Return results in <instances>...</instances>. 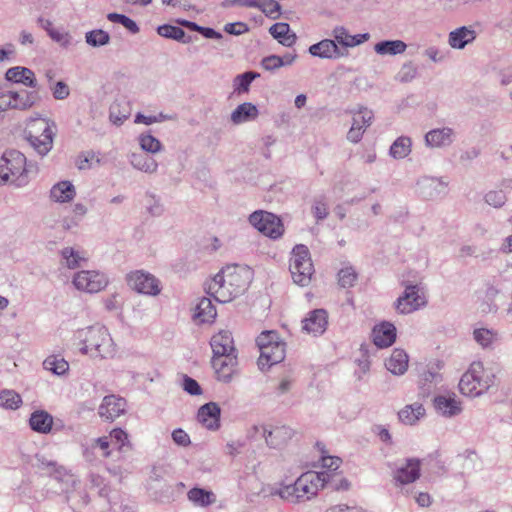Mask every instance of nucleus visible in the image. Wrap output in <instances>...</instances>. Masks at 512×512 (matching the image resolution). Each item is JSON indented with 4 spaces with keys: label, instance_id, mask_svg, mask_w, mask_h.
Wrapping results in <instances>:
<instances>
[{
    "label": "nucleus",
    "instance_id": "f257e3e1",
    "mask_svg": "<svg viewBox=\"0 0 512 512\" xmlns=\"http://www.w3.org/2000/svg\"><path fill=\"white\" fill-rule=\"evenodd\" d=\"M251 272L240 266H227L206 283L205 290L220 303H227L248 288Z\"/></svg>",
    "mask_w": 512,
    "mask_h": 512
},
{
    "label": "nucleus",
    "instance_id": "f03ea898",
    "mask_svg": "<svg viewBox=\"0 0 512 512\" xmlns=\"http://www.w3.org/2000/svg\"><path fill=\"white\" fill-rule=\"evenodd\" d=\"M74 338L82 354L91 358H111L115 353L113 339L107 328L92 325L75 332Z\"/></svg>",
    "mask_w": 512,
    "mask_h": 512
},
{
    "label": "nucleus",
    "instance_id": "7ed1b4c3",
    "mask_svg": "<svg viewBox=\"0 0 512 512\" xmlns=\"http://www.w3.org/2000/svg\"><path fill=\"white\" fill-rule=\"evenodd\" d=\"M329 483L327 472L307 471L293 484L281 486L276 494L291 503L305 502L315 497L320 488Z\"/></svg>",
    "mask_w": 512,
    "mask_h": 512
},
{
    "label": "nucleus",
    "instance_id": "20e7f679",
    "mask_svg": "<svg viewBox=\"0 0 512 512\" xmlns=\"http://www.w3.org/2000/svg\"><path fill=\"white\" fill-rule=\"evenodd\" d=\"M26 157L17 150H7L0 158V185L10 183L15 187L28 184Z\"/></svg>",
    "mask_w": 512,
    "mask_h": 512
},
{
    "label": "nucleus",
    "instance_id": "39448f33",
    "mask_svg": "<svg viewBox=\"0 0 512 512\" xmlns=\"http://www.w3.org/2000/svg\"><path fill=\"white\" fill-rule=\"evenodd\" d=\"M495 383V375L486 369L482 362L471 363L459 382L460 392L469 397H478L489 390Z\"/></svg>",
    "mask_w": 512,
    "mask_h": 512
},
{
    "label": "nucleus",
    "instance_id": "423d86ee",
    "mask_svg": "<svg viewBox=\"0 0 512 512\" xmlns=\"http://www.w3.org/2000/svg\"><path fill=\"white\" fill-rule=\"evenodd\" d=\"M56 125L46 118L31 119L25 130V136L31 147L40 156H46L53 147Z\"/></svg>",
    "mask_w": 512,
    "mask_h": 512
},
{
    "label": "nucleus",
    "instance_id": "0eeeda50",
    "mask_svg": "<svg viewBox=\"0 0 512 512\" xmlns=\"http://www.w3.org/2000/svg\"><path fill=\"white\" fill-rule=\"evenodd\" d=\"M289 270L294 283L302 287L309 285L314 266L306 245L298 244L292 249Z\"/></svg>",
    "mask_w": 512,
    "mask_h": 512
},
{
    "label": "nucleus",
    "instance_id": "6e6552de",
    "mask_svg": "<svg viewBox=\"0 0 512 512\" xmlns=\"http://www.w3.org/2000/svg\"><path fill=\"white\" fill-rule=\"evenodd\" d=\"M427 305V298L423 288L419 285L408 284L403 293L394 302L397 313L407 315Z\"/></svg>",
    "mask_w": 512,
    "mask_h": 512
},
{
    "label": "nucleus",
    "instance_id": "1a4fd4ad",
    "mask_svg": "<svg viewBox=\"0 0 512 512\" xmlns=\"http://www.w3.org/2000/svg\"><path fill=\"white\" fill-rule=\"evenodd\" d=\"M72 283L77 290L93 294L104 290L109 284V279L103 272L82 270L74 274Z\"/></svg>",
    "mask_w": 512,
    "mask_h": 512
},
{
    "label": "nucleus",
    "instance_id": "9d476101",
    "mask_svg": "<svg viewBox=\"0 0 512 512\" xmlns=\"http://www.w3.org/2000/svg\"><path fill=\"white\" fill-rule=\"evenodd\" d=\"M249 223L259 232L272 239L279 238L284 232L280 218L267 211H254L249 216Z\"/></svg>",
    "mask_w": 512,
    "mask_h": 512
},
{
    "label": "nucleus",
    "instance_id": "9b49d317",
    "mask_svg": "<svg viewBox=\"0 0 512 512\" xmlns=\"http://www.w3.org/2000/svg\"><path fill=\"white\" fill-rule=\"evenodd\" d=\"M126 280L129 287L138 293L156 296L161 292L159 280L154 275L142 270L129 273Z\"/></svg>",
    "mask_w": 512,
    "mask_h": 512
},
{
    "label": "nucleus",
    "instance_id": "f8f14e48",
    "mask_svg": "<svg viewBox=\"0 0 512 512\" xmlns=\"http://www.w3.org/2000/svg\"><path fill=\"white\" fill-rule=\"evenodd\" d=\"M38 100L39 95L36 91H8L0 96V109L5 110L6 108H13L26 110L32 107Z\"/></svg>",
    "mask_w": 512,
    "mask_h": 512
},
{
    "label": "nucleus",
    "instance_id": "ddd939ff",
    "mask_svg": "<svg viewBox=\"0 0 512 512\" xmlns=\"http://www.w3.org/2000/svg\"><path fill=\"white\" fill-rule=\"evenodd\" d=\"M352 125L347 133V140L351 143H358L373 120V112L366 107H360L358 111H351Z\"/></svg>",
    "mask_w": 512,
    "mask_h": 512
},
{
    "label": "nucleus",
    "instance_id": "4468645a",
    "mask_svg": "<svg viewBox=\"0 0 512 512\" xmlns=\"http://www.w3.org/2000/svg\"><path fill=\"white\" fill-rule=\"evenodd\" d=\"M127 402L124 398L116 395H107L103 398L98 408L99 416L108 422H112L125 414Z\"/></svg>",
    "mask_w": 512,
    "mask_h": 512
},
{
    "label": "nucleus",
    "instance_id": "2eb2a0df",
    "mask_svg": "<svg viewBox=\"0 0 512 512\" xmlns=\"http://www.w3.org/2000/svg\"><path fill=\"white\" fill-rule=\"evenodd\" d=\"M237 365V354L212 357V367L215 370L217 379L224 383H229L232 380L233 375L236 373Z\"/></svg>",
    "mask_w": 512,
    "mask_h": 512
},
{
    "label": "nucleus",
    "instance_id": "dca6fc26",
    "mask_svg": "<svg viewBox=\"0 0 512 512\" xmlns=\"http://www.w3.org/2000/svg\"><path fill=\"white\" fill-rule=\"evenodd\" d=\"M328 325V314L324 309L310 311L302 320V330L313 336L322 335Z\"/></svg>",
    "mask_w": 512,
    "mask_h": 512
},
{
    "label": "nucleus",
    "instance_id": "f3484780",
    "mask_svg": "<svg viewBox=\"0 0 512 512\" xmlns=\"http://www.w3.org/2000/svg\"><path fill=\"white\" fill-rule=\"evenodd\" d=\"M418 192L428 199H434L446 194L447 183L441 179L430 176H423L418 179L417 183Z\"/></svg>",
    "mask_w": 512,
    "mask_h": 512
},
{
    "label": "nucleus",
    "instance_id": "a211bd4d",
    "mask_svg": "<svg viewBox=\"0 0 512 512\" xmlns=\"http://www.w3.org/2000/svg\"><path fill=\"white\" fill-rule=\"evenodd\" d=\"M308 51L313 57L321 59H339L347 55V52L332 39H323L311 45Z\"/></svg>",
    "mask_w": 512,
    "mask_h": 512
},
{
    "label": "nucleus",
    "instance_id": "6ab92c4d",
    "mask_svg": "<svg viewBox=\"0 0 512 512\" xmlns=\"http://www.w3.org/2000/svg\"><path fill=\"white\" fill-rule=\"evenodd\" d=\"M213 356H229L237 354L232 333L228 330H220L210 340Z\"/></svg>",
    "mask_w": 512,
    "mask_h": 512
},
{
    "label": "nucleus",
    "instance_id": "aec40b11",
    "mask_svg": "<svg viewBox=\"0 0 512 512\" xmlns=\"http://www.w3.org/2000/svg\"><path fill=\"white\" fill-rule=\"evenodd\" d=\"M455 140V132L450 127L435 128L425 134V145L429 148H444Z\"/></svg>",
    "mask_w": 512,
    "mask_h": 512
},
{
    "label": "nucleus",
    "instance_id": "412c9836",
    "mask_svg": "<svg viewBox=\"0 0 512 512\" xmlns=\"http://www.w3.org/2000/svg\"><path fill=\"white\" fill-rule=\"evenodd\" d=\"M442 381V375L438 368L427 366L420 374L418 379L419 395L423 398L428 397L434 391L436 386Z\"/></svg>",
    "mask_w": 512,
    "mask_h": 512
},
{
    "label": "nucleus",
    "instance_id": "4be33fe9",
    "mask_svg": "<svg viewBox=\"0 0 512 512\" xmlns=\"http://www.w3.org/2000/svg\"><path fill=\"white\" fill-rule=\"evenodd\" d=\"M262 433L266 443L271 448H279L286 444L293 436V431L288 426H262Z\"/></svg>",
    "mask_w": 512,
    "mask_h": 512
},
{
    "label": "nucleus",
    "instance_id": "5701e85b",
    "mask_svg": "<svg viewBox=\"0 0 512 512\" xmlns=\"http://www.w3.org/2000/svg\"><path fill=\"white\" fill-rule=\"evenodd\" d=\"M420 477V460L407 459L394 472V480L397 484L405 485L413 483Z\"/></svg>",
    "mask_w": 512,
    "mask_h": 512
},
{
    "label": "nucleus",
    "instance_id": "b1692460",
    "mask_svg": "<svg viewBox=\"0 0 512 512\" xmlns=\"http://www.w3.org/2000/svg\"><path fill=\"white\" fill-rule=\"evenodd\" d=\"M220 407L215 402H209L198 410V421L209 430H217L220 426Z\"/></svg>",
    "mask_w": 512,
    "mask_h": 512
},
{
    "label": "nucleus",
    "instance_id": "393cba45",
    "mask_svg": "<svg viewBox=\"0 0 512 512\" xmlns=\"http://www.w3.org/2000/svg\"><path fill=\"white\" fill-rule=\"evenodd\" d=\"M372 336L377 347H389L396 340V327L390 322H382L374 327Z\"/></svg>",
    "mask_w": 512,
    "mask_h": 512
},
{
    "label": "nucleus",
    "instance_id": "a878e982",
    "mask_svg": "<svg viewBox=\"0 0 512 512\" xmlns=\"http://www.w3.org/2000/svg\"><path fill=\"white\" fill-rule=\"evenodd\" d=\"M285 358V343L279 342L277 344L266 347L263 351L260 352V357L258 359V366L261 370H264L265 367H271L277 363H280Z\"/></svg>",
    "mask_w": 512,
    "mask_h": 512
},
{
    "label": "nucleus",
    "instance_id": "bb28decb",
    "mask_svg": "<svg viewBox=\"0 0 512 512\" xmlns=\"http://www.w3.org/2000/svg\"><path fill=\"white\" fill-rule=\"evenodd\" d=\"M38 462L40 469L47 471V473L52 475L56 480L65 482L67 487L62 488L63 491H68V484H71V486L76 484L77 481L74 476L69 474L62 466H57L55 462L44 458L38 459Z\"/></svg>",
    "mask_w": 512,
    "mask_h": 512
},
{
    "label": "nucleus",
    "instance_id": "cd10ccee",
    "mask_svg": "<svg viewBox=\"0 0 512 512\" xmlns=\"http://www.w3.org/2000/svg\"><path fill=\"white\" fill-rule=\"evenodd\" d=\"M332 36L336 44L344 48L358 46L369 39L368 33L351 35L343 26H336L332 30Z\"/></svg>",
    "mask_w": 512,
    "mask_h": 512
},
{
    "label": "nucleus",
    "instance_id": "c85d7f7f",
    "mask_svg": "<svg viewBox=\"0 0 512 512\" xmlns=\"http://www.w3.org/2000/svg\"><path fill=\"white\" fill-rule=\"evenodd\" d=\"M5 78L7 81L20 83L27 87L35 88L37 86L34 72L26 67L15 66L9 68L6 71Z\"/></svg>",
    "mask_w": 512,
    "mask_h": 512
},
{
    "label": "nucleus",
    "instance_id": "c756f323",
    "mask_svg": "<svg viewBox=\"0 0 512 512\" xmlns=\"http://www.w3.org/2000/svg\"><path fill=\"white\" fill-rule=\"evenodd\" d=\"M434 407L445 417H453L462 411L461 403L452 396L439 395L434 398Z\"/></svg>",
    "mask_w": 512,
    "mask_h": 512
},
{
    "label": "nucleus",
    "instance_id": "7c9ffc66",
    "mask_svg": "<svg viewBox=\"0 0 512 512\" xmlns=\"http://www.w3.org/2000/svg\"><path fill=\"white\" fill-rule=\"evenodd\" d=\"M409 357L402 349H394L385 366L394 375H403L408 369Z\"/></svg>",
    "mask_w": 512,
    "mask_h": 512
},
{
    "label": "nucleus",
    "instance_id": "2f4dec72",
    "mask_svg": "<svg viewBox=\"0 0 512 512\" xmlns=\"http://www.w3.org/2000/svg\"><path fill=\"white\" fill-rule=\"evenodd\" d=\"M216 316L217 311L211 299L206 297L201 298L194 309L193 319L199 324L211 323Z\"/></svg>",
    "mask_w": 512,
    "mask_h": 512
},
{
    "label": "nucleus",
    "instance_id": "473e14b6",
    "mask_svg": "<svg viewBox=\"0 0 512 512\" xmlns=\"http://www.w3.org/2000/svg\"><path fill=\"white\" fill-rule=\"evenodd\" d=\"M476 33L473 29L462 26L449 33L448 43L453 49H463L474 41Z\"/></svg>",
    "mask_w": 512,
    "mask_h": 512
},
{
    "label": "nucleus",
    "instance_id": "72a5a7b5",
    "mask_svg": "<svg viewBox=\"0 0 512 512\" xmlns=\"http://www.w3.org/2000/svg\"><path fill=\"white\" fill-rule=\"evenodd\" d=\"M259 115V110L256 105L250 102H244L238 105L231 113L230 119L233 124L239 125L252 120H255Z\"/></svg>",
    "mask_w": 512,
    "mask_h": 512
},
{
    "label": "nucleus",
    "instance_id": "f704fd0d",
    "mask_svg": "<svg viewBox=\"0 0 512 512\" xmlns=\"http://www.w3.org/2000/svg\"><path fill=\"white\" fill-rule=\"evenodd\" d=\"M269 33L285 47L293 46L297 40L296 34L291 31L288 23L278 22L273 24L269 28Z\"/></svg>",
    "mask_w": 512,
    "mask_h": 512
},
{
    "label": "nucleus",
    "instance_id": "c9c22d12",
    "mask_svg": "<svg viewBox=\"0 0 512 512\" xmlns=\"http://www.w3.org/2000/svg\"><path fill=\"white\" fill-rule=\"evenodd\" d=\"M425 412L424 406L415 402L403 407L398 412V418L403 424L412 426L425 416Z\"/></svg>",
    "mask_w": 512,
    "mask_h": 512
},
{
    "label": "nucleus",
    "instance_id": "e433bc0d",
    "mask_svg": "<svg viewBox=\"0 0 512 512\" xmlns=\"http://www.w3.org/2000/svg\"><path fill=\"white\" fill-rule=\"evenodd\" d=\"M29 424L32 430L47 434L52 429L53 417L44 410H38L31 414Z\"/></svg>",
    "mask_w": 512,
    "mask_h": 512
},
{
    "label": "nucleus",
    "instance_id": "4c0bfd02",
    "mask_svg": "<svg viewBox=\"0 0 512 512\" xmlns=\"http://www.w3.org/2000/svg\"><path fill=\"white\" fill-rule=\"evenodd\" d=\"M75 194V188L69 181H61L55 184L50 190L51 199L60 203L71 201Z\"/></svg>",
    "mask_w": 512,
    "mask_h": 512
},
{
    "label": "nucleus",
    "instance_id": "58836bf2",
    "mask_svg": "<svg viewBox=\"0 0 512 512\" xmlns=\"http://www.w3.org/2000/svg\"><path fill=\"white\" fill-rule=\"evenodd\" d=\"M407 45L402 40H384L374 45V51L381 56H395L405 52Z\"/></svg>",
    "mask_w": 512,
    "mask_h": 512
},
{
    "label": "nucleus",
    "instance_id": "ea45409f",
    "mask_svg": "<svg viewBox=\"0 0 512 512\" xmlns=\"http://www.w3.org/2000/svg\"><path fill=\"white\" fill-rule=\"evenodd\" d=\"M130 164L137 170L153 174L158 169V163L155 159L142 153H132L130 155Z\"/></svg>",
    "mask_w": 512,
    "mask_h": 512
},
{
    "label": "nucleus",
    "instance_id": "a19ab883",
    "mask_svg": "<svg viewBox=\"0 0 512 512\" xmlns=\"http://www.w3.org/2000/svg\"><path fill=\"white\" fill-rule=\"evenodd\" d=\"M85 261L84 254L73 247H65L61 250V264L68 269L79 268Z\"/></svg>",
    "mask_w": 512,
    "mask_h": 512
},
{
    "label": "nucleus",
    "instance_id": "79ce46f5",
    "mask_svg": "<svg viewBox=\"0 0 512 512\" xmlns=\"http://www.w3.org/2000/svg\"><path fill=\"white\" fill-rule=\"evenodd\" d=\"M187 497L194 505L199 507H207L216 502L215 494L202 488L190 489Z\"/></svg>",
    "mask_w": 512,
    "mask_h": 512
},
{
    "label": "nucleus",
    "instance_id": "37998d69",
    "mask_svg": "<svg viewBox=\"0 0 512 512\" xmlns=\"http://www.w3.org/2000/svg\"><path fill=\"white\" fill-rule=\"evenodd\" d=\"M412 149V140L408 136L398 137L390 146L389 155L394 159H404Z\"/></svg>",
    "mask_w": 512,
    "mask_h": 512
},
{
    "label": "nucleus",
    "instance_id": "c03bdc74",
    "mask_svg": "<svg viewBox=\"0 0 512 512\" xmlns=\"http://www.w3.org/2000/svg\"><path fill=\"white\" fill-rule=\"evenodd\" d=\"M43 368L54 375H65L69 370V363L59 355H50L43 361Z\"/></svg>",
    "mask_w": 512,
    "mask_h": 512
},
{
    "label": "nucleus",
    "instance_id": "a18cd8bd",
    "mask_svg": "<svg viewBox=\"0 0 512 512\" xmlns=\"http://www.w3.org/2000/svg\"><path fill=\"white\" fill-rule=\"evenodd\" d=\"M157 33L168 39H173L182 43L190 42V38H186V33L183 29L177 26L163 24L158 26Z\"/></svg>",
    "mask_w": 512,
    "mask_h": 512
},
{
    "label": "nucleus",
    "instance_id": "49530a36",
    "mask_svg": "<svg viewBox=\"0 0 512 512\" xmlns=\"http://www.w3.org/2000/svg\"><path fill=\"white\" fill-rule=\"evenodd\" d=\"M260 77V74L254 71H247L237 75L233 80L234 92L237 94L246 93L253 80Z\"/></svg>",
    "mask_w": 512,
    "mask_h": 512
},
{
    "label": "nucleus",
    "instance_id": "de8ad7c7",
    "mask_svg": "<svg viewBox=\"0 0 512 512\" xmlns=\"http://www.w3.org/2000/svg\"><path fill=\"white\" fill-rule=\"evenodd\" d=\"M85 41L92 47H101L109 43L110 35L102 29H96L85 34Z\"/></svg>",
    "mask_w": 512,
    "mask_h": 512
},
{
    "label": "nucleus",
    "instance_id": "09e8293b",
    "mask_svg": "<svg viewBox=\"0 0 512 512\" xmlns=\"http://www.w3.org/2000/svg\"><path fill=\"white\" fill-rule=\"evenodd\" d=\"M474 340L483 348H489L497 340V334L493 330L478 328L473 332Z\"/></svg>",
    "mask_w": 512,
    "mask_h": 512
},
{
    "label": "nucleus",
    "instance_id": "8fccbe9b",
    "mask_svg": "<svg viewBox=\"0 0 512 512\" xmlns=\"http://www.w3.org/2000/svg\"><path fill=\"white\" fill-rule=\"evenodd\" d=\"M22 403L21 396L12 390H3L0 393V406L6 409H17Z\"/></svg>",
    "mask_w": 512,
    "mask_h": 512
},
{
    "label": "nucleus",
    "instance_id": "3c124183",
    "mask_svg": "<svg viewBox=\"0 0 512 512\" xmlns=\"http://www.w3.org/2000/svg\"><path fill=\"white\" fill-rule=\"evenodd\" d=\"M139 145L142 150L152 154L162 150L161 142L151 134H141L139 136Z\"/></svg>",
    "mask_w": 512,
    "mask_h": 512
},
{
    "label": "nucleus",
    "instance_id": "603ef678",
    "mask_svg": "<svg viewBox=\"0 0 512 512\" xmlns=\"http://www.w3.org/2000/svg\"><path fill=\"white\" fill-rule=\"evenodd\" d=\"M107 19L113 23H119L123 25L128 31H130L133 34L139 32V27L137 23L124 14H119L115 12L109 13L107 15Z\"/></svg>",
    "mask_w": 512,
    "mask_h": 512
},
{
    "label": "nucleus",
    "instance_id": "864d4df0",
    "mask_svg": "<svg viewBox=\"0 0 512 512\" xmlns=\"http://www.w3.org/2000/svg\"><path fill=\"white\" fill-rule=\"evenodd\" d=\"M321 463L322 468L324 469L322 472L328 473L330 482L331 478H333L332 472L336 471L340 467L342 460L337 456L325 455L324 451H322Z\"/></svg>",
    "mask_w": 512,
    "mask_h": 512
},
{
    "label": "nucleus",
    "instance_id": "5fc2aeb1",
    "mask_svg": "<svg viewBox=\"0 0 512 512\" xmlns=\"http://www.w3.org/2000/svg\"><path fill=\"white\" fill-rule=\"evenodd\" d=\"M281 342L278 333L276 331H263L256 339L257 346L260 352L266 347L272 346Z\"/></svg>",
    "mask_w": 512,
    "mask_h": 512
},
{
    "label": "nucleus",
    "instance_id": "6e6d98bb",
    "mask_svg": "<svg viewBox=\"0 0 512 512\" xmlns=\"http://www.w3.org/2000/svg\"><path fill=\"white\" fill-rule=\"evenodd\" d=\"M356 279L357 274L352 267L342 268L338 273V282L343 288L352 287Z\"/></svg>",
    "mask_w": 512,
    "mask_h": 512
},
{
    "label": "nucleus",
    "instance_id": "4d7b16f0",
    "mask_svg": "<svg viewBox=\"0 0 512 512\" xmlns=\"http://www.w3.org/2000/svg\"><path fill=\"white\" fill-rule=\"evenodd\" d=\"M484 199L488 205L494 208H501L505 204L507 197L505 192L500 189L487 192Z\"/></svg>",
    "mask_w": 512,
    "mask_h": 512
},
{
    "label": "nucleus",
    "instance_id": "13d9d810",
    "mask_svg": "<svg viewBox=\"0 0 512 512\" xmlns=\"http://www.w3.org/2000/svg\"><path fill=\"white\" fill-rule=\"evenodd\" d=\"M146 209L152 216H161L164 212V207L160 199L153 194L146 195Z\"/></svg>",
    "mask_w": 512,
    "mask_h": 512
},
{
    "label": "nucleus",
    "instance_id": "bf43d9fd",
    "mask_svg": "<svg viewBox=\"0 0 512 512\" xmlns=\"http://www.w3.org/2000/svg\"><path fill=\"white\" fill-rule=\"evenodd\" d=\"M258 8L267 16L276 18L280 13L281 6L275 0H259Z\"/></svg>",
    "mask_w": 512,
    "mask_h": 512
},
{
    "label": "nucleus",
    "instance_id": "052dcab7",
    "mask_svg": "<svg viewBox=\"0 0 512 512\" xmlns=\"http://www.w3.org/2000/svg\"><path fill=\"white\" fill-rule=\"evenodd\" d=\"M48 35L53 41L64 48L71 45V35L66 31L53 28L52 30H49Z\"/></svg>",
    "mask_w": 512,
    "mask_h": 512
},
{
    "label": "nucleus",
    "instance_id": "680f3d73",
    "mask_svg": "<svg viewBox=\"0 0 512 512\" xmlns=\"http://www.w3.org/2000/svg\"><path fill=\"white\" fill-rule=\"evenodd\" d=\"M261 66L267 71H274L283 67L281 56L269 55L261 60Z\"/></svg>",
    "mask_w": 512,
    "mask_h": 512
},
{
    "label": "nucleus",
    "instance_id": "e2e57ef3",
    "mask_svg": "<svg viewBox=\"0 0 512 512\" xmlns=\"http://www.w3.org/2000/svg\"><path fill=\"white\" fill-rule=\"evenodd\" d=\"M417 73L416 67L411 63H406L402 66L401 70L398 73V79L401 82H409L415 78Z\"/></svg>",
    "mask_w": 512,
    "mask_h": 512
},
{
    "label": "nucleus",
    "instance_id": "0e129e2a",
    "mask_svg": "<svg viewBox=\"0 0 512 512\" xmlns=\"http://www.w3.org/2000/svg\"><path fill=\"white\" fill-rule=\"evenodd\" d=\"M183 389L190 395H200L202 393L198 382L189 376H185L183 379Z\"/></svg>",
    "mask_w": 512,
    "mask_h": 512
},
{
    "label": "nucleus",
    "instance_id": "69168bd1",
    "mask_svg": "<svg viewBox=\"0 0 512 512\" xmlns=\"http://www.w3.org/2000/svg\"><path fill=\"white\" fill-rule=\"evenodd\" d=\"M52 93L55 99L64 100L69 96L70 91L66 83L63 81H58L54 87H52Z\"/></svg>",
    "mask_w": 512,
    "mask_h": 512
},
{
    "label": "nucleus",
    "instance_id": "338daca9",
    "mask_svg": "<svg viewBox=\"0 0 512 512\" xmlns=\"http://www.w3.org/2000/svg\"><path fill=\"white\" fill-rule=\"evenodd\" d=\"M109 437L103 436L93 440L92 448L98 447L102 451V456L108 458L111 455L109 450Z\"/></svg>",
    "mask_w": 512,
    "mask_h": 512
},
{
    "label": "nucleus",
    "instance_id": "774afa93",
    "mask_svg": "<svg viewBox=\"0 0 512 512\" xmlns=\"http://www.w3.org/2000/svg\"><path fill=\"white\" fill-rule=\"evenodd\" d=\"M172 439L179 446L186 447L190 444L189 435L183 429L180 428L175 429L172 432Z\"/></svg>",
    "mask_w": 512,
    "mask_h": 512
}]
</instances>
